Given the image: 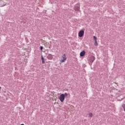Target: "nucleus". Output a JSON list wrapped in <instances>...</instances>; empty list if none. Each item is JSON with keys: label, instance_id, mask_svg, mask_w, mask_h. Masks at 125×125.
Here are the masks:
<instances>
[{"label": "nucleus", "instance_id": "obj_11", "mask_svg": "<svg viewBox=\"0 0 125 125\" xmlns=\"http://www.w3.org/2000/svg\"><path fill=\"white\" fill-rule=\"evenodd\" d=\"M93 39L95 42L97 41V38L96 36H93Z\"/></svg>", "mask_w": 125, "mask_h": 125}, {"label": "nucleus", "instance_id": "obj_1", "mask_svg": "<svg viewBox=\"0 0 125 125\" xmlns=\"http://www.w3.org/2000/svg\"><path fill=\"white\" fill-rule=\"evenodd\" d=\"M68 95H69V94L67 93H65L64 94H61L59 97V99H60V101H61V102L63 103V102H64V101L65 100V97L68 96Z\"/></svg>", "mask_w": 125, "mask_h": 125}, {"label": "nucleus", "instance_id": "obj_9", "mask_svg": "<svg viewBox=\"0 0 125 125\" xmlns=\"http://www.w3.org/2000/svg\"><path fill=\"white\" fill-rule=\"evenodd\" d=\"M75 11H79L80 10V6H77L75 7Z\"/></svg>", "mask_w": 125, "mask_h": 125}, {"label": "nucleus", "instance_id": "obj_6", "mask_svg": "<svg viewBox=\"0 0 125 125\" xmlns=\"http://www.w3.org/2000/svg\"><path fill=\"white\" fill-rule=\"evenodd\" d=\"M94 60H95V57H94V56H92L90 57V59H89L90 62H91L92 63V62H93Z\"/></svg>", "mask_w": 125, "mask_h": 125}, {"label": "nucleus", "instance_id": "obj_3", "mask_svg": "<svg viewBox=\"0 0 125 125\" xmlns=\"http://www.w3.org/2000/svg\"><path fill=\"white\" fill-rule=\"evenodd\" d=\"M67 60V57H66V54H64L62 57V59L60 61L61 63H64L65 61Z\"/></svg>", "mask_w": 125, "mask_h": 125}, {"label": "nucleus", "instance_id": "obj_14", "mask_svg": "<svg viewBox=\"0 0 125 125\" xmlns=\"http://www.w3.org/2000/svg\"><path fill=\"white\" fill-rule=\"evenodd\" d=\"M43 46H41L40 47V49H41V50H42V49H43Z\"/></svg>", "mask_w": 125, "mask_h": 125}, {"label": "nucleus", "instance_id": "obj_17", "mask_svg": "<svg viewBox=\"0 0 125 125\" xmlns=\"http://www.w3.org/2000/svg\"><path fill=\"white\" fill-rule=\"evenodd\" d=\"M0 89H1V87H0Z\"/></svg>", "mask_w": 125, "mask_h": 125}, {"label": "nucleus", "instance_id": "obj_8", "mask_svg": "<svg viewBox=\"0 0 125 125\" xmlns=\"http://www.w3.org/2000/svg\"><path fill=\"white\" fill-rule=\"evenodd\" d=\"M85 55V51H83L82 52H81L80 53V56H81V57H83V56Z\"/></svg>", "mask_w": 125, "mask_h": 125}, {"label": "nucleus", "instance_id": "obj_2", "mask_svg": "<svg viewBox=\"0 0 125 125\" xmlns=\"http://www.w3.org/2000/svg\"><path fill=\"white\" fill-rule=\"evenodd\" d=\"M6 0H0V7H2L6 5Z\"/></svg>", "mask_w": 125, "mask_h": 125}, {"label": "nucleus", "instance_id": "obj_5", "mask_svg": "<svg viewBox=\"0 0 125 125\" xmlns=\"http://www.w3.org/2000/svg\"><path fill=\"white\" fill-rule=\"evenodd\" d=\"M50 44L49 43V42H46L44 43V46H45V47H46L47 48H50L51 47Z\"/></svg>", "mask_w": 125, "mask_h": 125}, {"label": "nucleus", "instance_id": "obj_4", "mask_svg": "<svg viewBox=\"0 0 125 125\" xmlns=\"http://www.w3.org/2000/svg\"><path fill=\"white\" fill-rule=\"evenodd\" d=\"M84 35V31L83 30H81L79 31L78 33V36L79 38H82V37H83V35Z\"/></svg>", "mask_w": 125, "mask_h": 125}, {"label": "nucleus", "instance_id": "obj_13", "mask_svg": "<svg viewBox=\"0 0 125 125\" xmlns=\"http://www.w3.org/2000/svg\"><path fill=\"white\" fill-rule=\"evenodd\" d=\"M122 107L124 110V111L125 112V104H124L122 105Z\"/></svg>", "mask_w": 125, "mask_h": 125}, {"label": "nucleus", "instance_id": "obj_10", "mask_svg": "<svg viewBox=\"0 0 125 125\" xmlns=\"http://www.w3.org/2000/svg\"><path fill=\"white\" fill-rule=\"evenodd\" d=\"M88 116H89V118H92V117H93V114H92V113L90 112V113H89V114H88Z\"/></svg>", "mask_w": 125, "mask_h": 125}, {"label": "nucleus", "instance_id": "obj_12", "mask_svg": "<svg viewBox=\"0 0 125 125\" xmlns=\"http://www.w3.org/2000/svg\"><path fill=\"white\" fill-rule=\"evenodd\" d=\"M94 45L95 46H98V43H97V41H95Z\"/></svg>", "mask_w": 125, "mask_h": 125}, {"label": "nucleus", "instance_id": "obj_15", "mask_svg": "<svg viewBox=\"0 0 125 125\" xmlns=\"http://www.w3.org/2000/svg\"><path fill=\"white\" fill-rule=\"evenodd\" d=\"M42 61L44 60V59L43 58V57H42Z\"/></svg>", "mask_w": 125, "mask_h": 125}, {"label": "nucleus", "instance_id": "obj_7", "mask_svg": "<svg viewBox=\"0 0 125 125\" xmlns=\"http://www.w3.org/2000/svg\"><path fill=\"white\" fill-rule=\"evenodd\" d=\"M47 58L49 60H52L53 57L52 56V55L49 54V55L47 56Z\"/></svg>", "mask_w": 125, "mask_h": 125}, {"label": "nucleus", "instance_id": "obj_16", "mask_svg": "<svg viewBox=\"0 0 125 125\" xmlns=\"http://www.w3.org/2000/svg\"><path fill=\"white\" fill-rule=\"evenodd\" d=\"M42 64H44V60L42 61Z\"/></svg>", "mask_w": 125, "mask_h": 125}]
</instances>
